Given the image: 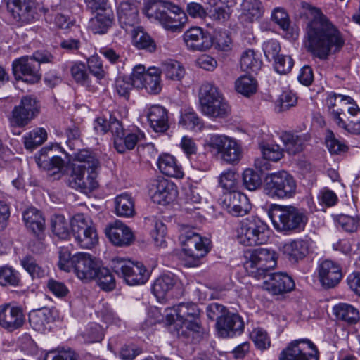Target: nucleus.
<instances>
[{
	"mask_svg": "<svg viewBox=\"0 0 360 360\" xmlns=\"http://www.w3.org/2000/svg\"><path fill=\"white\" fill-rule=\"evenodd\" d=\"M301 15L311 18L307 29L308 50L321 60L340 51L345 40L338 29L321 13L306 1L300 2Z\"/></svg>",
	"mask_w": 360,
	"mask_h": 360,
	"instance_id": "obj_1",
	"label": "nucleus"
},
{
	"mask_svg": "<svg viewBox=\"0 0 360 360\" xmlns=\"http://www.w3.org/2000/svg\"><path fill=\"white\" fill-rule=\"evenodd\" d=\"M69 185L83 192L91 191L98 186L99 161L89 150L83 149L74 154L70 162Z\"/></svg>",
	"mask_w": 360,
	"mask_h": 360,
	"instance_id": "obj_2",
	"label": "nucleus"
},
{
	"mask_svg": "<svg viewBox=\"0 0 360 360\" xmlns=\"http://www.w3.org/2000/svg\"><path fill=\"white\" fill-rule=\"evenodd\" d=\"M200 311L197 304L182 302L165 311V321L179 337L194 338L201 332Z\"/></svg>",
	"mask_w": 360,
	"mask_h": 360,
	"instance_id": "obj_3",
	"label": "nucleus"
},
{
	"mask_svg": "<svg viewBox=\"0 0 360 360\" xmlns=\"http://www.w3.org/2000/svg\"><path fill=\"white\" fill-rule=\"evenodd\" d=\"M326 105L335 123L348 132H357L360 130V109L349 96L341 94H330Z\"/></svg>",
	"mask_w": 360,
	"mask_h": 360,
	"instance_id": "obj_4",
	"label": "nucleus"
},
{
	"mask_svg": "<svg viewBox=\"0 0 360 360\" xmlns=\"http://www.w3.org/2000/svg\"><path fill=\"white\" fill-rule=\"evenodd\" d=\"M269 216L274 227L278 231H300L304 229L307 222L303 210L292 205H274Z\"/></svg>",
	"mask_w": 360,
	"mask_h": 360,
	"instance_id": "obj_5",
	"label": "nucleus"
},
{
	"mask_svg": "<svg viewBox=\"0 0 360 360\" xmlns=\"http://www.w3.org/2000/svg\"><path fill=\"white\" fill-rule=\"evenodd\" d=\"M180 231L179 241L181 245L180 257L191 266L195 265L198 260L209 252L210 240L185 226H181Z\"/></svg>",
	"mask_w": 360,
	"mask_h": 360,
	"instance_id": "obj_6",
	"label": "nucleus"
},
{
	"mask_svg": "<svg viewBox=\"0 0 360 360\" xmlns=\"http://www.w3.org/2000/svg\"><path fill=\"white\" fill-rule=\"evenodd\" d=\"M183 41L190 51L206 52L212 46L223 50L225 46L223 32L214 30L213 34L201 27L193 26L184 32Z\"/></svg>",
	"mask_w": 360,
	"mask_h": 360,
	"instance_id": "obj_7",
	"label": "nucleus"
},
{
	"mask_svg": "<svg viewBox=\"0 0 360 360\" xmlns=\"http://www.w3.org/2000/svg\"><path fill=\"white\" fill-rule=\"evenodd\" d=\"M243 265L252 276L260 279L277 264V254L271 249L259 248L248 249L244 252Z\"/></svg>",
	"mask_w": 360,
	"mask_h": 360,
	"instance_id": "obj_8",
	"label": "nucleus"
},
{
	"mask_svg": "<svg viewBox=\"0 0 360 360\" xmlns=\"http://www.w3.org/2000/svg\"><path fill=\"white\" fill-rule=\"evenodd\" d=\"M199 110L205 116L216 119L225 114V103L221 91L213 84L202 83L198 91Z\"/></svg>",
	"mask_w": 360,
	"mask_h": 360,
	"instance_id": "obj_9",
	"label": "nucleus"
},
{
	"mask_svg": "<svg viewBox=\"0 0 360 360\" xmlns=\"http://www.w3.org/2000/svg\"><path fill=\"white\" fill-rule=\"evenodd\" d=\"M70 224L74 240L79 248L91 250L98 245V234L89 217L83 214H75Z\"/></svg>",
	"mask_w": 360,
	"mask_h": 360,
	"instance_id": "obj_10",
	"label": "nucleus"
},
{
	"mask_svg": "<svg viewBox=\"0 0 360 360\" xmlns=\"http://www.w3.org/2000/svg\"><path fill=\"white\" fill-rule=\"evenodd\" d=\"M266 224L255 217H250L240 222L236 229V239L245 246H255L265 243L268 237Z\"/></svg>",
	"mask_w": 360,
	"mask_h": 360,
	"instance_id": "obj_11",
	"label": "nucleus"
},
{
	"mask_svg": "<svg viewBox=\"0 0 360 360\" xmlns=\"http://www.w3.org/2000/svg\"><path fill=\"white\" fill-rule=\"evenodd\" d=\"M112 268L129 285L145 284L150 276V271L141 262L124 257L112 259Z\"/></svg>",
	"mask_w": 360,
	"mask_h": 360,
	"instance_id": "obj_12",
	"label": "nucleus"
},
{
	"mask_svg": "<svg viewBox=\"0 0 360 360\" xmlns=\"http://www.w3.org/2000/svg\"><path fill=\"white\" fill-rule=\"evenodd\" d=\"M264 188L270 198L288 199L295 195L297 184L292 175L281 171L269 174L265 179Z\"/></svg>",
	"mask_w": 360,
	"mask_h": 360,
	"instance_id": "obj_13",
	"label": "nucleus"
},
{
	"mask_svg": "<svg viewBox=\"0 0 360 360\" xmlns=\"http://www.w3.org/2000/svg\"><path fill=\"white\" fill-rule=\"evenodd\" d=\"M39 112V105L35 98L30 96L22 97L19 104L13 108L8 117L13 134L19 135L20 131H16V129L27 126L38 115Z\"/></svg>",
	"mask_w": 360,
	"mask_h": 360,
	"instance_id": "obj_14",
	"label": "nucleus"
},
{
	"mask_svg": "<svg viewBox=\"0 0 360 360\" xmlns=\"http://www.w3.org/2000/svg\"><path fill=\"white\" fill-rule=\"evenodd\" d=\"M162 70L155 66L149 67L139 64L134 66L131 74L134 87L144 89L150 94H158L162 90Z\"/></svg>",
	"mask_w": 360,
	"mask_h": 360,
	"instance_id": "obj_15",
	"label": "nucleus"
},
{
	"mask_svg": "<svg viewBox=\"0 0 360 360\" xmlns=\"http://www.w3.org/2000/svg\"><path fill=\"white\" fill-rule=\"evenodd\" d=\"M111 131L114 136V146L119 153L133 149L137 143L145 137V134L137 127L124 129L120 122H112Z\"/></svg>",
	"mask_w": 360,
	"mask_h": 360,
	"instance_id": "obj_16",
	"label": "nucleus"
},
{
	"mask_svg": "<svg viewBox=\"0 0 360 360\" xmlns=\"http://www.w3.org/2000/svg\"><path fill=\"white\" fill-rule=\"evenodd\" d=\"M318 354L309 340H295L281 352L279 360H319Z\"/></svg>",
	"mask_w": 360,
	"mask_h": 360,
	"instance_id": "obj_17",
	"label": "nucleus"
},
{
	"mask_svg": "<svg viewBox=\"0 0 360 360\" xmlns=\"http://www.w3.org/2000/svg\"><path fill=\"white\" fill-rule=\"evenodd\" d=\"M16 22L21 25L34 22L38 18L37 0H5Z\"/></svg>",
	"mask_w": 360,
	"mask_h": 360,
	"instance_id": "obj_18",
	"label": "nucleus"
},
{
	"mask_svg": "<svg viewBox=\"0 0 360 360\" xmlns=\"http://www.w3.org/2000/svg\"><path fill=\"white\" fill-rule=\"evenodd\" d=\"M12 71L15 79L30 84L39 82L41 77L39 65L28 56L14 60L12 63Z\"/></svg>",
	"mask_w": 360,
	"mask_h": 360,
	"instance_id": "obj_19",
	"label": "nucleus"
},
{
	"mask_svg": "<svg viewBox=\"0 0 360 360\" xmlns=\"http://www.w3.org/2000/svg\"><path fill=\"white\" fill-rule=\"evenodd\" d=\"M73 272L79 280L88 282L96 278L100 266L94 256L88 252H77Z\"/></svg>",
	"mask_w": 360,
	"mask_h": 360,
	"instance_id": "obj_20",
	"label": "nucleus"
},
{
	"mask_svg": "<svg viewBox=\"0 0 360 360\" xmlns=\"http://www.w3.org/2000/svg\"><path fill=\"white\" fill-rule=\"evenodd\" d=\"M176 186L164 178L155 179L149 187V194L152 200L160 205H167L177 197Z\"/></svg>",
	"mask_w": 360,
	"mask_h": 360,
	"instance_id": "obj_21",
	"label": "nucleus"
},
{
	"mask_svg": "<svg viewBox=\"0 0 360 360\" xmlns=\"http://www.w3.org/2000/svg\"><path fill=\"white\" fill-rule=\"evenodd\" d=\"M318 278L321 286L326 289L335 288L342 278L340 266L329 259L321 262L318 267Z\"/></svg>",
	"mask_w": 360,
	"mask_h": 360,
	"instance_id": "obj_22",
	"label": "nucleus"
},
{
	"mask_svg": "<svg viewBox=\"0 0 360 360\" xmlns=\"http://www.w3.org/2000/svg\"><path fill=\"white\" fill-rule=\"evenodd\" d=\"M181 281L173 273L167 272L155 279L152 285V292L159 302L172 296L174 289L181 286Z\"/></svg>",
	"mask_w": 360,
	"mask_h": 360,
	"instance_id": "obj_23",
	"label": "nucleus"
},
{
	"mask_svg": "<svg viewBox=\"0 0 360 360\" xmlns=\"http://www.w3.org/2000/svg\"><path fill=\"white\" fill-rule=\"evenodd\" d=\"M295 287V284L292 278L283 272L270 274L263 283L264 289L274 295L290 292Z\"/></svg>",
	"mask_w": 360,
	"mask_h": 360,
	"instance_id": "obj_24",
	"label": "nucleus"
},
{
	"mask_svg": "<svg viewBox=\"0 0 360 360\" xmlns=\"http://www.w3.org/2000/svg\"><path fill=\"white\" fill-rule=\"evenodd\" d=\"M105 235L114 245L122 247L129 245L134 240L131 230L121 221H115L105 228Z\"/></svg>",
	"mask_w": 360,
	"mask_h": 360,
	"instance_id": "obj_25",
	"label": "nucleus"
},
{
	"mask_svg": "<svg viewBox=\"0 0 360 360\" xmlns=\"http://www.w3.org/2000/svg\"><path fill=\"white\" fill-rule=\"evenodd\" d=\"M150 127L155 132L162 133L169 129L167 110L160 105H147L143 109Z\"/></svg>",
	"mask_w": 360,
	"mask_h": 360,
	"instance_id": "obj_26",
	"label": "nucleus"
},
{
	"mask_svg": "<svg viewBox=\"0 0 360 360\" xmlns=\"http://www.w3.org/2000/svg\"><path fill=\"white\" fill-rule=\"evenodd\" d=\"M25 316L20 307L4 304L0 306V326L10 331L20 328Z\"/></svg>",
	"mask_w": 360,
	"mask_h": 360,
	"instance_id": "obj_27",
	"label": "nucleus"
},
{
	"mask_svg": "<svg viewBox=\"0 0 360 360\" xmlns=\"http://www.w3.org/2000/svg\"><path fill=\"white\" fill-rule=\"evenodd\" d=\"M50 150L63 152V148L60 144L58 143H51L48 146L44 147L40 150L37 157H36V162L37 165L46 170H56L53 174L60 172L64 166L63 160L57 155L51 158L48 156V152Z\"/></svg>",
	"mask_w": 360,
	"mask_h": 360,
	"instance_id": "obj_28",
	"label": "nucleus"
},
{
	"mask_svg": "<svg viewBox=\"0 0 360 360\" xmlns=\"http://www.w3.org/2000/svg\"><path fill=\"white\" fill-rule=\"evenodd\" d=\"M117 6V15L121 27L127 32L139 26V16L137 7L128 1L115 0Z\"/></svg>",
	"mask_w": 360,
	"mask_h": 360,
	"instance_id": "obj_29",
	"label": "nucleus"
},
{
	"mask_svg": "<svg viewBox=\"0 0 360 360\" xmlns=\"http://www.w3.org/2000/svg\"><path fill=\"white\" fill-rule=\"evenodd\" d=\"M186 20L185 12L171 2L167 9L162 13L159 22L165 30L176 31L180 29Z\"/></svg>",
	"mask_w": 360,
	"mask_h": 360,
	"instance_id": "obj_30",
	"label": "nucleus"
},
{
	"mask_svg": "<svg viewBox=\"0 0 360 360\" xmlns=\"http://www.w3.org/2000/svg\"><path fill=\"white\" fill-rule=\"evenodd\" d=\"M229 197V204L226 205V211L233 217H239L248 214L252 208L248 198L239 192H226Z\"/></svg>",
	"mask_w": 360,
	"mask_h": 360,
	"instance_id": "obj_31",
	"label": "nucleus"
},
{
	"mask_svg": "<svg viewBox=\"0 0 360 360\" xmlns=\"http://www.w3.org/2000/svg\"><path fill=\"white\" fill-rule=\"evenodd\" d=\"M157 166L160 172L165 176L177 179H183L184 172L176 158L169 153H162L157 160Z\"/></svg>",
	"mask_w": 360,
	"mask_h": 360,
	"instance_id": "obj_32",
	"label": "nucleus"
},
{
	"mask_svg": "<svg viewBox=\"0 0 360 360\" xmlns=\"http://www.w3.org/2000/svg\"><path fill=\"white\" fill-rule=\"evenodd\" d=\"M54 317L53 312L47 308L33 311L29 314V321L34 330L45 333L51 328Z\"/></svg>",
	"mask_w": 360,
	"mask_h": 360,
	"instance_id": "obj_33",
	"label": "nucleus"
},
{
	"mask_svg": "<svg viewBox=\"0 0 360 360\" xmlns=\"http://www.w3.org/2000/svg\"><path fill=\"white\" fill-rule=\"evenodd\" d=\"M114 13L112 9H107L105 11L98 12L94 18L89 21V29L95 34H103L108 32L112 25Z\"/></svg>",
	"mask_w": 360,
	"mask_h": 360,
	"instance_id": "obj_34",
	"label": "nucleus"
},
{
	"mask_svg": "<svg viewBox=\"0 0 360 360\" xmlns=\"http://www.w3.org/2000/svg\"><path fill=\"white\" fill-rule=\"evenodd\" d=\"M282 252L290 262H297L307 255V243L302 239L294 240L285 243L282 248Z\"/></svg>",
	"mask_w": 360,
	"mask_h": 360,
	"instance_id": "obj_35",
	"label": "nucleus"
},
{
	"mask_svg": "<svg viewBox=\"0 0 360 360\" xmlns=\"http://www.w3.org/2000/svg\"><path fill=\"white\" fill-rule=\"evenodd\" d=\"M179 124L184 129L193 131H200L203 128L202 120L191 107H184L181 109Z\"/></svg>",
	"mask_w": 360,
	"mask_h": 360,
	"instance_id": "obj_36",
	"label": "nucleus"
},
{
	"mask_svg": "<svg viewBox=\"0 0 360 360\" xmlns=\"http://www.w3.org/2000/svg\"><path fill=\"white\" fill-rule=\"evenodd\" d=\"M131 34V42L138 49L149 52L155 51L156 45L152 38L146 33L142 27L137 26L129 31Z\"/></svg>",
	"mask_w": 360,
	"mask_h": 360,
	"instance_id": "obj_37",
	"label": "nucleus"
},
{
	"mask_svg": "<svg viewBox=\"0 0 360 360\" xmlns=\"http://www.w3.org/2000/svg\"><path fill=\"white\" fill-rule=\"evenodd\" d=\"M333 313L336 318L348 324H355L360 319L359 310L347 303H339L334 306Z\"/></svg>",
	"mask_w": 360,
	"mask_h": 360,
	"instance_id": "obj_38",
	"label": "nucleus"
},
{
	"mask_svg": "<svg viewBox=\"0 0 360 360\" xmlns=\"http://www.w3.org/2000/svg\"><path fill=\"white\" fill-rule=\"evenodd\" d=\"M25 226L34 233L41 232L45 226V219L41 212L34 207H29L22 214Z\"/></svg>",
	"mask_w": 360,
	"mask_h": 360,
	"instance_id": "obj_39",
	"label": "nucleus"
},
{
	"mask_svg": "<svg viewBox=\"0 0 360 360\" xmlns=\"http://www.w3.org/2000/svg\"><path fill=\"white\" fill-rule=\"evenodd\" d=\"M160 69L164 74L165 79L173 82L181 81L186 74L184 65L175 60H168L162 63Z\"/></svg>",
	"mask_w": 360,
	"mask_h": 360,
	"instance_id": "obj_40",
	"label": "nucleus"
},
{
	"mask_svg": "<svg viewBox=\"0 0 360 360\" xmlns=\"http://www.w3.org/2000/svg\"><path fill=\"white\" fill-rule=\"evenodd\" d=\"M263 14L262 4L258 0H244L241 4V18L249 22L258 20Z\"/></svg>",
	"mask_w": 360,
	"mask_h": 360,
	"instance_id": "obj_41",
	"label": "nucleus"
},
{
	"mask_svg": "<svg viewBox=\"0 0 360 360\" xmlns=\"http://www.w3.org/2000/svg\"><path fill=\"white\" fill-rule=\"evenodd\" d=\"M170 4L171 2L167 0H147L144 4L143 12L149 19L160 22L162 13Z\"/></svg>",
	"mask_w": 360,
	"mask_h": 360,
	"instance_id": "obj_42",
	"label": "nucleus"
},
{
	"mask_svg": "<svg viewBox=\"0 0 360 360\" xmlns=\"http://www.w3.org/2000/svg\"><path fill=\"white\" fill-rule=\"evenodd\" d=\"M115 213L122 217H131L135 214L134 201L132 197L126 193L117 195L115 199Z\"/></svg>",
	"mask_w": 360,
	"mask_h": 360,
	"instance_id": "obj_43",
	"label": "nucleus"
},
{
	"mask_svg": "<svg viewBox=\"0 0 360 360\" xmlns=\"http://www.w3.org/2000/svg\"><path fill=\"white\" fill-rule=\"evenodd\" d=\"M20 265L32 278H39L47 274L48 270L37 263L30 255H26L20 259Z\"/></svg>",
	"mask_w": 360,
	"mask_h": 360,
	"instance_id": "obj_44",
	"label": "nucleus"
},
{
	"mask_svg": "<svg viewBox=\"0 0 360 360\" xmlns=\"http://www.w3.org/2000/svg\"><path fill=\"white\" fill-rule=\"evenodd\" d=\"M262 65V61L256 57L253 50L248 49L241 56L240 68L243 71L257 74L261 69Z\"/></svg>",
	"mask_w": 360,
	"mask_h": 360,
	"instance_id": "obj_45",
	"label": "nucleus"
},
{
	"mask_svg": "<svg viewBox=\"0 0 360 360\" xmlns=\"http://www.w3.org/2000/svg\"><path fill=\"white\" fill-rule=\"evenodd\" d=\"M208 150L214 156L223 159L225 156V136L217 134H209L205 139Z\"/></svg>",
	"mask_w": 360,
	"mask_h": 360,
	"instance_id": "obj_46",
	"label": "nucleus"
},
{
	"mask_svg": "<svg viewBox=\"0 0 360 360\" xmlns=\"http://www.w3.org/2000/svg\"><path fill=\"white\" fill-rule=\"evenodd\" d=\"M244 327V321L239 314L226 311V338L241 335Z\"/></svg>",
	"mask_w": 360,
	"mask_h": 360,
	"instance_id": "obj_47",
	"label": "nucleus"
},
{
	"mask_svg": "<svg viewBox=\"0 0 360 360\" xmlns=\"http://www.w3.org/2000/svg\"><path fill=\"white\" fill-rule=\"evenodd\" d=\"M243 155L240 143L235 139L226 136V164L238 165Z\"/></svg>",
	"mask_w": 360,
	"mask_h": 360,
	"instance_id": "obj_48",
	"label": "nucleus"
},
{
	"mask_svg": "<svg viewBox=\"0 0 360 360\" xmlns=\"http://www.w3.org/2000/svg\"><path fill=\"white\" fill-rule=\"evenodd\" d=\"M47 139V132L44 128H35L23 136V142L27 149L32 150L42 144Z\"/></svg>",
	"mask_w": 360,
	"mask_h": 360,
	"instance_id": "obj_49",
	"label": "nucleus"
},
{
	"mask_svg": "<svg viewBox=\"0 0 360 360\" xmlns=\"http://www.w3.org/2000/svg\"><path fill=\"white\" fill-rule=\"evenodd\" d=\"M21 283L20 274L8 265L0 266V285L18 286Z\"/></svg>",
	"mask_w": 360,
	"mask_h": 360,
	"instance_id": "obj_50",
	"label": "nucleus"
},
{
	"mask_svg": "<svg viewBox=\"0 0 360 360\" xmlns=\"http://www.w3.org/2000/svg\"><path fill=\"white\" fill-rule=\"evenodd\" d=\"M51 230L53 233L60 240H68L70 236L69 223L63 215L56 214L52 217Z\"/></svg>",
	"mask_w": 360,
	"mask_h": 360,
	"instance_id": "obj_51",
	"label": "nucleus"
},
{
	"mask_svg": "<svg viewBox=\"0 0 360 360\" xmlns=\"http://www.w3.org/2000/svg\"><path fill=\"white\" fill-rule=\"evenodd\" d=\"M150 234L155 246L160 248L167 246V229L161 220L155 219L153 221Z\"/></svg>",
	"mask_w": 360,
	"mask_h": 360,
	"instance_id": "obj_52",
	"label": "nucleus"
},
{
	"mask_svg": "<svg viewBox=\"0 0 360 360\" xmlns=\"http://www.w3.org/2000/svg\"><path fill=\"white\" fill-rule=\"evenodd\" d=\"M75 264V254L72 255L68 247L60 248L58 261L59 269L65 272L73 271Z\"/></svg>",
	"mask_w": 360,
	"mask_h": 360,
	"instance_id": "obj_53",
	"label": "nucleus"
},
{
	"mask_svg": "<svg viewBox=\"0 0 360 360\" xmlns=\"http://www.w3.org/2000/svg\"><path fill=\"white\" fill-rule=\"evenodd\" d=\"M235 88L239 94L249 97L256 93L257 82L251 77L243 76L236 81Z\"/></svg>",
	"mask_w": 360,
	"mask_h": 360,
	"instance_id": "obj_54",
	"label": "nucleus"
},
{
	"mask_svg": "<svg viewBox=\"0 0 360 360\" xmlns=\"http://www.w3.org/2000/svg\"><path fill=\"white\" fill-rule=\"evenodd\" d=\"M96 312L97 316L108 326L115 325L118 327L121 326L122 321L107 303L99 304Z\"/></svg>",
	"mask_w": 360,
	"mask_h": 360,
	"instance_id": "obj_55",
	"label": "nucleus"
},
{
	"mask_svg": "<svg viewBox=\"0 0 360 360\" xmlns=\"http://www.w3.org/2000/svg\"><path fill=\"white\" fill-rule=\"evenodd\" d=\"M326 147L332 155H343L348 150V146L345 142L338 139L333 132L328 130L325 138Z\"/></svg>",
	"mask_w": 360,
	"mask_h": 360,
	"instance_id": "obj_56",
	"label": "nucleus"
},
{
	"mask_svg": "<svg viewBox=\"0 0 360 360\" xmlns=\"http://www.w3.org/2000/svg\"><path fill=\"white\" fill-rule=\"evenodd\" d=\"M84 340L88 343L101 341L104 338V330L96 323H89L82 333Z\"/></svg>",
	"mask_w": 360,
	"mask_h": 360,
	"instance_id": "obj_57",
	"label": "nucleus"
},
{
	"mask_svg": "<svg viewBox=\"0 0 360 360\" xmlns=\"http://www.w3.org/2000/svg\"><path fill=\"white\" fill-rule=\"evenodd\" d=\"M70 73L73 79L82 86H89V77L86 65L82 62H75L70 67Z\"/></svg>",
	"mask_w": 360,
	"mask_h": 360,
	"instance_id": "obj_58",
	"label": "nucleus"
},
{
	"mask_svg": "<svg viewBox=\"0 0 360 360\" xmlns=\"http://www.w3.org/2000/svg\"><path fill=\"white\" fill-rule=\"evenodd\" d=\"M281 139L289 154L295 155L302 150V139L300 136L285 132L282 134Z\"/></svg>",
	"mask_w": 360,
	"mask_h": 360,
	"instance_id": "obj_59",
	"label": "nucleus"
},
{
	"mask_svg": "<svg viewBox=\"0 0 360 360\" xmlns=\"http://www.w3.org/2000/svg\"><path fill=\"white\" fill-rule=\"evenodd\" d=\"M335 221L344 231L353 233L357 231L359 226V217L341 214L335 217Z\"/></svg>",
	"mask_w": 360,
	"mask_h": 360,
	"instance_id": "obj_60",
	"label": "nucleus"
},
{
	"mask_svg": "<svg viewBox=\"0 0 360 360\" xmlns=\"http://www.w3.org/2000/svg\"><path fill=\"white\" fill-rule=\"evenodd\" d=\"M96 277L97 278L98 285L103 290L110 291L115 288V278L108 269L99 267Z\"/></svg>",
	"mask_w": 360,
	"mask_h": 360,
	"instance_id": "obj_61",
	"label": "nucleus"
},
{
	"mask_svg": "<svg viewBox=\"0 0 360 360\" xmlns=\"http://www.w3.org/2000/svg\"><path fill=\"white\" fill-rule=\"evenodd\" d=\"M259 148L262 155L270 161L277 162L283 156V150L277 144L261 143Z\"/></svg>",
	"mask_w": 360,
	"mask_h": 360,
	"instance_id": "obj_62",
	"label": "nucleus"
},
{
	"mask_svg": "<svg viewBox=\"0 0 360 360\" xmlns=\"http://www.w3.org/2000/svg\"><path fill=\"white\" fill-rule=\"evenodd\" d=\"M250 337L255 346L261 350L266 349L271 345L266 331L262 328H255L250 333Z\"/></svg>",
	"mask_w": 360,
	"mask_h": 360,
	"instance_id": "obj_63",
	"label": "nucleus"
},
{
	"mask_svg": "<svg viewBox=\"0 0 360 360\" xmlns=\"http://www.w3.org/2000/svg\"><path fill=\"white\" fill-rule=\"evenodd\" d=\"M243 180L245 186L250 191H255L262 185L260 176L252 169H246L243 175Z\"/></svg>",
	"mask_w": 360,
	"mask_h": 360,
	"instance_id": "obj_64",
	"label": "nucleus"
}]
</instances>
